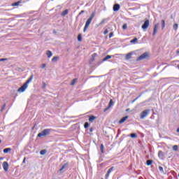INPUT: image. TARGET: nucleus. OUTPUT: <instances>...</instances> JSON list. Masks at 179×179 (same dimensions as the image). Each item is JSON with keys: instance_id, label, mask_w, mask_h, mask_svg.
<instances>
[{"instance_id": "20e7f679", "label": "nucleus", "mask_w": 179, "mask_h": 179, "mask_svg": "<svg viewBox=\"0 0 179 179\" xmlns=\"http://www.w3.org/2000/svg\"><path fill=\"white\" fill-rule=\"evenodd\" d=\"M149 113H150V110L147 109L141 112L140 115L141 120H143V118H145V117H148L149 115Z\"/></svg>"}, {"instance_id": "8fccbe9b", "label": "nucleus", "mask_w": 179, "mask_h": 179, "mask_svg": "<svg viewBox=\"0 0 179 179\" xmlns=\"http://www.w3.org/2000/svg\"><path fill=\"white\" fill-rule=\"evenodd\" d=\"M93 55H96V54H94Z\"/></svg>"}, {"instance_id": "a211bd4d", "label": "nucleus", "mask_w": 179, "mask_h": 179, "mask_svg": "<svg viewBox=\"0 0 179 179\" xmlns=\"http://www.w3.org/2000/svg\"><path fill=\"white\" fill-rule=\"evenodd\" d=\"M178 29V24H174L173 30H175V31H177Z\"/></svg>"}, {"instance_id": "4468645a", "label": "nucleus", "mask_w": 179, "mask_h": 179, "mask_svg": "<svg viewBox=\"0 0 179 179\" xmlns=\"http://www.w3.org/2000/svg\"><path fill=\"white\" fill-rule=\"evenodd\" d=\"M131 57H132V52H129L127 55H126L125 59H127V60L131 59Z\"/></svg>"}, {"instance_id": "5701e85b", "label": "nucleus", "mask_w": 179, "mask_h": 179, "mask_svg": "<svg viewBox=\"0 0 179 179\" xmlns=\"http://www.w3.org/2000/svg\"><path fill=\"white\" fill-rule=\"evenodd\" d=\"M158 156L159 157H163V156H164V155L163 154V151H159Z\"/></svg>"}, {"instance_id": "ddd939ff", "label": "nucleus", "mask_w": 179, "mask_h": 179, "mask_svg": "<svg viewBox=\"0 0 179 179\" xmlns=\"http://www.w3.org/2000/svg\"><path fill=\"white\" fill-rule=\"evenodd\" d=\"M20 3H22V1H18L15 3H13L11 4V6H19V5H20Z\"/></svg>"}, {"instance_id": "f03ea898", "label": "nucleus", "mask_w": 179, "mask_h": 179, "mask_svg": "<svg viewBox=\"0 0 179 179\" xmlns=\"http://www.w3.org/2000/svg\"><path fill=\"white\" fill-rule=\"evenodd\" d=\"M96 13H92L90 15V17H89V19H87V20L86 21L83 31H86V30H87V28L89 27V26H90V24L92 23V21L93 20V17H94Z\"/></svg>"}, {"instance_id": "a878e982", "label": "nucleus", "mask_w": 179, "mask_h": 179, "mask_svg": "<svg viewBox=\"0 0 179 179\" xmlns=\"http://www.w3.org/2000/svg\"><path fill=\"white\" fill-rule=\"evenodd\" d=\"M130 136L131 138H138V135H136V134H134V133L131 134Z\"/></svg>"}, {"instance_id": "423d86ee", "label": "nucleus", "mask_w": 179, "mask_h": 179, "mask_svg": "<svg viewBox=\"0 0 179 179\" xmlns=\"http://www.w3.org/2000/svg\"><path fill=\"white\" fill-rule=\"evenodd\" d=\"M150 21L149 20H146L144 22V24L142 25L141 28L143 30H147L148 27H149Z\"/></svg>"}, {"instance_id": "7ed1b4c3", "label": "nucleus", "mask_w": 179, "mask_h": 179, "mask_svg": "<svg viewBox=\"0 0 179 179\" xmlns=\"http://www.w3.org/2000/svg\"><path fill=\"white\" fill-rule=\"evenodd\" d=\"M50 132H51V129H45L42 131V132L38 134V138H41V136H47V135H50Z\"/></svg>"}, {"instance_id": "c03bdc74", "label": "nucleus", "mask_w": 179, "mask_h": 179, "mask_svg": "<svg viewBox=\"0 0 179 179\" xmlns=\"http://www.w3.org/2000/svg\"><path fill=\"white\" fill-rule=\"evenodd\" d=\"M22 163H26V157L24 158Z\"/></svg>"}, {"instance_id": "ea45409f", "label": "nucleus", "mask_w": 179, "mask_h": 179, "mask_svg": "<svg viewBox=\"0 0 179 179\" xmlns=\"http://www.w3.org/2000/svg\"><path fill=\"white\" fill-rule=\"evenodd\" d=\"M45 66H47V65L45 64H43L42 66H41L42 69H44V68H45Z\"/></svg>"}, {"instance_id": "bb28decb", "label": "nucleus", "mask_w": 179, "mask_h": 179, "mask_svg": "<svg viewBox=\"0 0 179 179\" xmlns=\"http://www.w3.org/2000/svg\"><path fill=\"white\" fill-rule=\"evenodd\" d=\"M101 153H104V145L101 144Z\"/></svg>"}, {"instance_id": "f3484780", "label": "nucleus", "mask_w": 179, "mask_h": 179, "mask_svg": "<svg viewBox=\"0 0 179 179\" xmlns=\"http://www.w3.org/2000/svg\"><path fill=\"white\" fill-rule=\"evenodd\" d=\"M113 58V55H107L103 59V61H107V59H110Z\"/></svg>"}, {"instance_id": "09e8293b", "label": "nucleus", "mask_w": 179, "mask_h": 179, "mask_svg": "<svg viewBox=\"0 0 179 179\" xmlns=\"http://www.w3.org/2000/svg\"><path fill=\"white\" fill-rule=\"evenodd\" d=\"M1 142H2V141L0 139V143H1Z\"/></svg>"}, {"instance_id": "a19ab883", "label": "nucleus", "mask_w": 179, "mask_h": 179, "mask_svg": "<svg viewBox=\"0 0 179 179\" xmlns=\"http://www.w3.org/2000/svg\"><path fill=\"white\" fill-rule=\"evenodd\" d=\"M108 33V29H106L104 31H103V34H107Z\"/></svg>"}, {"instance_id": "1a4fd4ad", "label": "nucleus", "mask_w": 179, "mask_h": 179, "mask_svg": "<svg viewBox=\"0 0 179 179\" xmlns=\"http://www.w3.org/2000/svg\"><path fill=\"white\" fill-rule=\"evenodd\" d=\"M120 4H115L113 6L114 12H118V10H120Z\"/></svg>"}, {"instance_id": "2eb2a0df", "label": "nucleus", "mask_w": 179, "mask_h": 179, "mask_svg": "<svg viewBox=\"0 0 179 179\" xmlns=\"http://www.w3.org/2000/svg\"><path fill=\"white\" fill-rule=\"evenodd\" d=\"M46 55L48 56V58H51V57H52V52L50 50H48L46 52Z\"/></svg>"}, {"instance_id": "58836bf2", "label": "nucleus", "mask_w": 179, "mask_h": 179, "mask_svg": "<svg viewBox=\"0 0 179 179\" xmlns=\"http://www.w3.org/2000/svg\"><path fill=\"white\" fill-rule=\"evenodd\" d=\"M141 95H139L138 97H136V99H134V101H132V103H135L136 100H138V99H139V97H141Z\"/></svg>"}, {"instance_id": "79ce46f5", "label": "nucleus", "mask_w": 179, "mask_h": 179, "mask_svg": "<svg viewBox=\"0 0 179 179\" xmlns=\"http://www.w3.org/2000/svg\"><path fill=\"white\" fill-rule=\"evenodd\" d=\"M90 132H93V127H91V128L90 129Z\"/></svg>"}, {"instance_id": "e433bc0d", "label": "nucleus", "mask_w": 179, "mask_h": 179, "mask_svg": "<svg viewBox=\"0 0 179 179\" xmlns=\"http://www.w3.org/2000/svg\"><path fill=\"white\" fill-rule=\"evenodd\" d=\"M114 36V32H110L109 34V38H111V37H113Z\"/></svg>"}, {"instance_id": "6e6552de", "label": "nucleus", "mask_w": 179, "mask_h": 179, "mask_svg": "<svg viewBox=\"0 0 179 179\" xmlns=\"http://www.w3.org/2000/svg\"><path fill=\"white\" fill-rule=\"evenodd\" d=\"M158 29H159V24H157L154 27V30H153L152 36H156V33H157Z\"/></svg>"}, {"instance_id": "aec40b11", "label": "nucleus", "mask_w": 179, "mask_h": 179, "mask_svg": "<svg viewBox=\"0 0 179 179\" xmlns=\"http://www.w3.org/2000/svg\"><path fill=\"white\" fill-rule=\"evenodd\" d=\"M147 166H150V165H152V164L153 163V161L152 160H150V159H149V160H147Z\"/></svg>"}, {"instance_id": "f8f14e48", "label": "nucleus", "mask_w": 179, "mask_h": 179, "mask_svg": "<svg viewBox=\"0 0 179 179\" xmlns=\"http://www.w3.org/2000/svg\"><path fill=\"white\" fill-rule=\"evenodd\" d=\"M96 116H94V115H90V117H89V121H90V122H93V121H94V120H96Z\"/></svg>"}, {"instance_id": "72a5a7b5", "label": "nucleus", "mask_w": 179, "mask_h": 179, "mask_svg": "<svg viewBox=\"0 0 179 179\" xmlns=\"http://www.w3.org/2000/svg\"><path fill=\"white\" fill-rule=\"evenodd\" d=\"M159 171H161V173L164 172V170L163 169V168L162 166H159Z\"/></svg>"}, {"instance_id": "9d476101", "label": "nucleus", "mask_w": 179, "mask_h": 179, "mask_svg": "<svg viewBox=\"0 0 179 179\" xmlns=\"http://www.w3.org/2000/svg\"><path fill=\"white\" fill-rule=\"evenodd\" d=\"M113 170H114V166H112L110 169H109V170L107 171L106 174V178H108V177H109L110 174L111 173V171H113Z\"/></svg>"}, {"instance_id": "c9c22d12", "label": "nucleus", "mask_w": 179, "mask_h": 179, "mask_svg": "<svg viewBox=\"0 0 179 179\" xmlns=\"http://www.w3.org/2000/svg\"><path fill=\"white\" fill-rule=\"evenodd\" d=\"M66 166V164L63 165L62 167L59 169V171H62Z\"/></svg>"}, {"instance_id": "f257e3e1", "label": "nucleus", "mask_w": 179, "mask_h": 179, "mask_svg": "<svg viewBox=\"0 0 179 179\" xmlns=\"http://www.w3.org/2000/svg\"><path fill=\"white\" fill-rule=\"evenodd\" d=\"M33 75H31L30 76V78L26 81L25 83L23 84L22 86H21L18 90L17 92H20V93H23V92H24L26 90V89H27V87H29V83H30V82H31V80H33Z\"/></svg>"}, {"instance_id": "9b49d317", "label": "nucleus", "mask_w": 179, "mask_h": 179, "mask_svg": "<svg viewBox=\"0 0 179 179\" xmlns=\"http://www.w3.org/2000/svg\"><path fill=\"white\" fill-rule=\"evenodd\" d=\"M127 120H128V116H125V117H122V118L119 121V124H124V122H125V121H127Z\"/></svg>"}, {"instance_id": "4be33fe9", "label": "nucleus", "mask_w": 179, "mask_h": 179, "mask_svg": "<svg viewBox=\"0 0 179 179\" xmlns=\"http://www.w3.org/2000/svg\"><path fill=\"white\" fill-rule=\"evenodd\" d=\"M45 153H47V150H42L40 152V155H45Z\"/></svg>"}, {"instance_id": "39448f33", "label": "nucleus", "mask_w": 179, "mask_h": 179, "mask_svg": "<svg viewBox=\"0 0 179 179\" xmlns=\"http://www.w3.org/2000/svg\"><path fill=\"white\" fill-rule=\"evenodd\" d=\"M148 57L149 54H148V52H145L137 59V61H142V59H146V58H148Z\"/></svg>"}, {"instance_id": "6ab92c4d", "label": "nucleus", "mask_w": 179, "mask_h": 179, "mask_svg": "<svg viewBox=\"0 0 179 179\" xmlns=\"http://www.w3.org/2000/svg\"><path fill=\"white\" fill-rule=\"evenodd\" d=\"M68 13V10H64L62 13V14H61V15L62 16H66V14Z\"/></svg>"}, {"instance_id": "393cba45", "label": "nucleus", "mask_w": 179, "mask_h": 179, "mask_svg": "<svg viewBox=\"0 0 179 179\" xmlns=\"http://www.w3.org/2000/svg\"><path fill=\"white\" fill-rule=\"evenodd\" d=\"M58 59H59L58 57H54L52 59V62H56V61H58Z\"/></svg>"}, {"instance_id": "cd10ccee", "label": "nucleus", "mask_w": 179, "mask_h": 179, "mask_svg": "<svg viewBox=\"0 0 179 179\" xmlns=\"http://www.w3.org/2000/svg\"><path fill=\"white\" fill-rule=\"evenodd\" d=\"M173 150L175 152H177V150H178V145H173Z\"/></svg>"}, {"instance_id": "0eeeda50", "label": "nucleus", "mask_w": 179, "mask_h": 179, "mask_svg": "<svg viewBox=\"0 0 179 179\" xmlns=\"http://www.w3.org/2000/svg\"><path fill=\"white\" fill-rule=\"evenodd\" d=\"M2 166L4 171H8V170H9V164H8V162H3Z\"/></svg>"}, {"instance_id": "37998d69", "label": "nucleus", "mask_w": 179, "mask_h": 179, "mask_svg": "<svg viewBox=\"0 0 179 179\" xmlns=\"http://www.w3.org/2000/svg\"><path fill=\"white\" fill-rule=\"evenodd\" d=\"M110 108H108V106L107 107V108H106L105 109H104V112H106V111H107V110H108Z\"/></svg>"}, {"instance_id": "f704fd0d", "label": "nucleus", "mask_w": 179, "mask_h": 179, "mask_svg": "<svg viewBox=\"0 0 179 179\" xmlns=\"http://www.w3.org/2000/svg\"><path fill=\"white\" fill-rule=\"evenodd\" d=\"M5 107H6V104L4 103L1 109V112L3 111V110H5Z\"/></svg>"}, {"instance_id": "412c9836", "label": "nucleus", "mask_w": 179, "mask_h": 179, "mask_svg": "<svg viewBox=\"0 0 179 179\" xmlns=\"http://www.w3.org/2000/svg\"><path fill=\"white\" fill-rule=\"evenodd\" d=\"M76 80H78L77 78L73 79L71 83V86H73V85H75V83H76Z\"/></svg>"}, {"instance_id": "473e14b6", "label": "nucleus", "mask_w": 179, "mask_h": 179, "mask_svg": "<svg viewBox=\"0 0 179 179\" xmlns=\"http://www.w3.org/2000/svg\"><path fill=\"white\" fill-rule=\"evenodd\" d=\"M127 27H128V26L127 25V24H124L122 25V29H123V30H127Z\"/></svg>"}, {"instance_id": "c85d7f7f", "label": "nucleus", "mask_w": 179, "mask_h": 179, "mask_svg": "<svg viewBox=\"0 0 179 179\" xmlns=\"http://www.w3.org/2000/svg\"><path fill=\"white\" fill-rule=\"evenodd\" d=\"M78 41H82V34H78Z\"/></svg>"}, {"instance_id": "49530a36", "label": "nucleus", "mask_w": 179, "mask_h": 179, "mask_svg": "<svg viewBox=\"0 0 179 179\" xmlns=\"http://www.w3.org/2000/svg\"><path fill=\"white\" fill-rule=\"evenodd\" d=\"M176 131L179 134V127L177 129Z\"/></svg>"}, {"instance_id": "b1692460", "label": "nucleus", "mask_w": 179, "mask_h": 179, "mask_svg": "<svg viewBox=\"0 0 179 179\" xmlns=\"http://www.w3.org/2000/svg\"><path fill=\"white\" fill-rule=\"evenodd\" d=\"M162 29H164V27H166V22L164 20H162Z\"/></svg>"}, {"instance_id": "7c9ffc66", "label": "nucleus", "mask_w": 179, "mask_h": 179, "mask_svg": "<svg viewBox=\"0 0 179 179\" xmlns=\"http://www.w3.org/2000/svg\"><path fill=\"white\" fill-rule=\"evenodd\" d=\"M138 42V38H135L133 40L130 41V43H137Z\"/></svg>"}, {"instance_id": "c756f323", "label": "nucleus", "mask_w": 179, "mask_h": 179, "mask_svg": "<svg viewBox=\"0 0 179 179\" xmlns=\"http://www.w3.org/2000/svg\"><path fill=\"white\" fill-rule=\"evenodd\" d=\"M84 128L85 129H87V128H89V122H85L84 124Z\"/></svg>"}, {"instance_id": "4c0bfd02", "label": "nucleus", "mask_w": 179, "mask_h": 179, "mask_svg": "<svg viewBox=\"0 0 179 179\" xmlns=\"http://www.w3.org/2000/svg\"><path fill=\"white\" fill-rule=\"evenodd\" d=\"M3 61H8V59L6 58L0 59V62H3Z\"/></svg>"}, {"instance_id": "2f4dec72", "label": "nucleus", "mask_w": 179, "mask_h": 179, "mask_svg": "<svg viewBox=\"0 0 179 179\" xmlns=\"http://www.w3.org/2000/svg\"><path fill=\"white\" fill-rule=\"evenodd\" d=\"M111 106H113V99H110L109 104H108V108H111Z\"/></svg>"}, {"instance_id": "de8ad7c7", "label": "nucleus", "mask_w": 179, "mask_h": 179, "mask_svg": "<svg viewBox=\"0 0 179 179\" xmlns=\"http://www.w3.org/2000/svg\"><path fill=\"white\" fill-rule=\"evenodd\" d=\"M3 158H2V157H0V160H2Z\"/></svg>"}, {"instance_id": "dca6fc26", "label": "nucleus", "mask_w": 179, "mask_h": 179, "mask_svg": "<svg viewBox=\"0 0 179 179\" xmlns=\"http://www.w3.org/2000/svg\"><path fill=\"white\" fill-rule=\"evenodd\" d=\"M11 150H12V148H5L3 150V153H8V152H10Z\"/></svg>"}, {"instance_id": "a18cd8bd", "label": "nucleus", "mask_w": 179, "mask_h": 179, "mask_svg": "<svg viewBox=\"0 0 179 179\" xmlns=\"http://www.w3.org/2000/svg\"><path fill=\"white\" fill-rule=\"evenodd\" d=\"M85 12V10H81L80 13V15H82V13H83Z\"/></svg>"}]
</instances>
